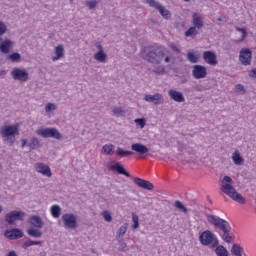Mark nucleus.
<instances>
[{"instance_id":"nucleus-1","label":"nucleus","mask_w":256,"mask_h":256,"mask_svg":"<svg viewBox=\"0 0 256 256\" xmlns=\"http://www.w3.org/2000/svg\"><path fill=\"white\" fill-rule=\"evenodd\" d=\"M141 57L144 61L151 63L152 65H161V63H171L173 61V55L167 50L166 47L160 45L146 46L141 51Z\"/></svg>"},{"instance_id":"nucleus-2","label":"nucleus","mask_w":256,"mask_h":256,"mask_svg":"<svg viewBox=\"0 0 256 256\" xmlns=\"http://www.w3.org/2000/svg\"><path fill=\"white\" fill-rule=\"evenodd\" d=\"M221 191L225 193V195H228L230 199L236 201V203L245 205L244 197L235 190V187H233V179L230 176H224L222 179Z\"/></svg>"},{"instance_id":"nucleus-3","label":"nucleus","mask_w":256,"mask_h":256,"mask_svg":"<svg viewBox=\"0 0 256 256\" xmlns=\"http://www.w3.org/2000/svg\"><path fill=\"white\" fill-rule=\"evenodd\" d=\"M0 135L4 141L12 147L15 143V135H19V128L15 125H5L1 127Z\"/></svg>"},{"instance_id":"nucleus-4","label":"nucleus","mask_w":256,"mask_h":256,"mask_svg":"<svg viewBox=\"0 0 256 256\" xmlns=\"http://www.w3.org/2000/svg\"><path fill=\"white\" fill-rule=\"evenodd\" d=\"M199 241L201 245H204L205 247H209V245H211L212 249H215V247L219 245V239H217V236H215L211 230L202 232L199 236Z\"/></svg>"},{"instance_id":"nucleus-5","label":"nucleus","mask_w":256,"mask_h":256,"mask_svg":"<svg viewBox=\"0 0 256 256\" xmlns=\"http://www.w3.org/2000/svg\"><path fill=\"white\" fill-rule=\"evenodd\" d=\"M36 135L43 137L44 139H63V135L59 133L57 128H41L36 130Z\"/></svg>"},{"instance_id":"nucleus-6","label":"nucleus","mask_w":256,"mask_h":256,"mask_svg":"<svg viewBox=\"0 0 256 256\" xmlns=\"http://www.w3.org/2000/svg\"><path fill=\"white\" fill-rule=\"evenodd\" d=\"M207 221L208 223H210V225H213L215 229H217L220 233L226 230L227 228L231 227V225H229V222H227V220L219 218L218 216H215V215H208Z\"/></svg>"},{"instance_id":"nucleus-7","label":"nucleus","mask_w":256,"mask_h":256,"mask_svg":"<svg viewBox=\"0 0 256 256\" xmlns=\"http://www.w3.org/2000/svg\"><path fill=\"white\" fill-rule=\"evenodd\" d=\"M149 7H153L156 11H159L163 19H171V12L163 6V4L157 2V0H146Z\"/></svg>"},{"instance_id":"nucleus-8","label":"nucleus","mask_w":256,"mask_h":256,"mask_svg":"<svg viewBox=\"0 0 256 256\" xmlns=\"http://www.w3.org/2000/svg\"><path fill=\"white\" fill-rule=\"evenodd\" d=\"M62 222L65 229H77V216L71 213H65L62 215Z\"/></svg>"},{"instance_id":"nucleus-9","label":"nucleus","mask_w":256,"mask_h":256,"mask_svg":"<svg viewBox=\"0 0 256 256\" xmlns=\"http://www.w3.org/2000/svg\"><path fill=\"white\" fill-rule=\"evenodd\" d=\"M25 212L13 210L5 215V221L8 225H13L15 221H23Z\"/></svg>"},{"instance_id":"nucleus-10","label":"nucleus","mask_w":256,"mask_h":256,"mask_svg":"<svg viewBox=\"0 0 256 256\" xmlns=\"http://www.w3.org/2000/svg\"><path fill=\"white\" fill-rule=\"evenodd\" d=\"M11 75L14 81H22L25 83V81L29 80V72L21 68H14Z\"/></svg>"},{"instance_id":"nucleus-11","label":"nucleus","mask_w":256,"mask_h":256,"mask_svg":"<svg viewBox=\"0 0 256 256\" xmlns=\"http://www.w3.org/2000/svg\"><path fill=\"white\" fill-rule=\"evenodd\" d=\"M192 68L194 79H205V77H207V67L203 65H194Z\"/></svg>"},{"instance_id":"nucleus-12","label":"nucleus","mask_w":256,"mask_h":256,"mask_svg":"<svg viewBox=\"0 0 256 256\" xmlns=\"http://www.w3.org/2000/svg\"><path fill=\"white\" fill-rule=\"evenodd\" d=\"M144 101H147V103H153L154 105H163V103H165V98L161 93H157L154 95L147 94L144 97Z\"/></svg>"},{"instance_id":"nucleus-13","label":"nucleus","mask_w":256,"mask_h":256,"mask_svg":"<svg viewBox=\"0 0 256 256\" xmlns=\"http://www.w3.org/2000/svg\"><path fill=\"white\" fill-rule=\"evenodd\" d=\"M4 237H6V239H9L10 241H15L23 237V231H21V229L18 228L6 230L4 232Z\"/></svg>"},{"instance_id":"nucleus-14","label":"nucleus","mask_w":256,"mask_h":256,"mask_svg":"<svg viewBox=\"0 0 256 256\" xmlns=\"http://www.w3.org/2000/svg\"><path fill=\"white\" fill-rule=\"evenodd\" d=\"M252 52L249 48H243L240 51L239 61L242 65H251Z\"/></svg>"},{"instance_id":"nucleus-15","label":"nucleus","mask_w":256,"mask_h":256,"mask_svg":"<svg viewBox=\"0 0 256 256\" xmlns=\"http://www.w3.org/2000/svg\"><path fill=\"white\" fill-rule=\"evenodd\" d=\"M202 59H204L205 62L208 63V65L215 66L218 63L217 54H215V52L213 51H204Z\"/></svg>"},{"instance_id":"nucleus-16","label":"nucleus","mask_w":256,"mask_h":256,"mask_svg":"<svg viewBox=\"0 0 256 256\" xmlns=\"http://www.w3.org/2000/svg\"><path fill=\"white\" fill-rule=\"evenodd\" d=\"M28 223H30V225L34 227V229H43V227H45V222H43L41 216L37 215L30 216Z\"/></svg>"},{"instance_id":"nucleus-17","label":"nucleus","mask_w":256,"mask_h":256,"mask_svg":"<svg viewBox=\"0 0 256 256\" xmlns=\"http://www.w3.org/2000/svg\"><path fill=\"white\" fill-rule=\"evenodd\" d=\"M35 170L37 173H41V175H44L45 177H51V175H53L51 173V168H49V165L45 163H36Z\"/></svg>"},{"instance_id":"nucleus-18","label":"nucleus","mask_w":256,"mask_h":256,"mask_svg":"<svg viewBox=\"0 0 256 256\" xmlns=\"http://www.w3.org/2000/svg\"><path fill=\"white\" fill-rule=\"evenodd\" d=\"M168 95L173 101H176V103H184V101H185V96L183 95V92H179L177 90L170 89L168 91Z\"/></svg>"},{"instance_id":"nucleus-19","label":"nucleus","mask_w":256,"mask_h":256,"mask_svg":"<svg viewBox=\"0 0 256 256\" xmlns=\"http://www.w3.org/2000/svg\"><path fill=\"white\" fill-rule=\"evenodd\" d=\"M134 183L141 187L142 189H146L147 191H153L154 187L153 183L141 178H134Z\"/></svg>"},{"instance_id":"nucleus-20","label":"nucleus","mask_w":256,"mask_h":256,"mask_svg":"<svg viewBox=\"0 0 256 256\" xmlns=\"http://www.w3.org/2000/svg\"><path fill=\"white\" fill-rule=\"evenodd\" d=\"M192 25L197 29H203L205 22L203 21V16L199 13H193L192 15Z\"/></svg>"},{"instance_id":"nucleus-21","label":"nucleus","mask_w":256,"mask_h":256,"mask_svg":"<svg viewBox=\"0 0 256 256\" xmlns=\"http://www.w3.org/2000/svg\"><path fill=\"white\" fill-rule=\"evenodd\" d=\"M110 171H116L119 175H125V177H131V174L125 170V167L121 163L116 162L110 166Z\"/></svg>"},{"instance_id":"nucleus-22","label":"nucleus","mask_w":256,"mask_h":256,"mask_svg":"<svg viewBox=\"0 0 256 256\" xmlns=\"http://www.w3.org/2000/svg\"><path fill=\"white\" fill-rule=\"evenodd\" d=\"M13 47V41L10 39H6L1 42L0 44V52L4 53V55H7L9 51H11V48Z\"/></svg>"},{"instance_id":"nucleus-23","label":"nucleus","mask_w":256,"mask_h":256,"mask_svg":"<svg viewBox=\"0 0 256 256\" xmlns=\"http://www.w3.org/2000/svg\"><path fill=\"white\" fill-rule=\"evenodd\" d=\"M54 53L56 56L52 57V61H59L65 57V47L63 45H58L54 48Z\"/></svg>"},{"instance_id":"nucleus-24","label":"nucleus","mask_w":256,"mask_h":256,"mask_svg":"<svg viewBox=\"0 0 256 256\" xmlns=\"http://www.w3.org/2000/svg\"><path fill=\"white\" fill-rule=\"evenodd\" d=\"M219 233L225 243H231L235 239V237H233V234L231 233V226H229L225 230H222V233Z\"/></svg>"},{"instance_id":"nucleus-25","label":"nucleus","mask_w":256,"mask_h":256,"mask_svg":"<svg viewBox=\"0 0 256 256\" xmlns=\"http://www.w3.org/2000/svg\"><path fill=\"white\" fill-rule=\"evenodd\" d=\"M132 151H135L136 153H140V155H145V153H149V148L147 146L141 144V143H135L131 145Z\"/></svg>"},{"instance_id":"nucleus-26","label":"nucleus","mask_w":256,"mask_h":256,"mask_svg":"<svg viewBox=\"0 0 256 256\" xmlns=\"http://www.w3.org/2000/svg\"><path fill=\"white\" fill-rule=\"evenodd\" d=\"M95 61H98V63H107L108 56L105 51H98L94 54Z\"/></svg>"},{"instance_id":"nucleus-27","label":"nucleus","mask_w":256,"mask_h":256,"mask_svg":"<svg viewBox=\"0 0 256 256\" xmlns=\"http://www.w3.org/2000/svg\"><path fill=\"white\" fill-rule=\"evenodd\" d=\"M232 161L235 165H243V163H245V159L241 157L239 150H235L232 154Z\"/></svg>"},{"instance_id":"nucleus-28","label":"nucleus","mask_w":256,"mask_h":256,"mask_svg":"<svg viewBox=\"0 0 256 256\" xmlns=\"http://www.w3.org/2000/svg\"><path fill=\"white\" fill-rule=\"evenodd\" d=\"M27 145L32 150L39 149L41 148V140L37 137H32Z\"/></svg>"},{"instance_id":"nucleus-29","label":"nucleus","mask_w":256,"mask_h":256,"mask_svg":"<svg viewBox=\"0 0 256 256\" xmlns=\"http://www.w3.org/2000/svg\"><path fill=\"white\" fill-rule=\"evenodd\" d=\"M27 233H28L29 237H34V239H39L43 235V232H41V230H39V228H37V229L30 228L27 230Z\"/></svg>"},{"instance_id":"nucleus-30","label":"nucleus","mask_w":256,"mask_h":256,"mask_svg":"<svg viewBox=\"0 0 256 256\" xmlns=\"http://www.w3.org/2000/svg\"><path fill=\"white\" fill-rule=\"evenodd\" d=\"M50 212H51L52 217H54V219H59V217H61V206L53 205L50 208Z\"/></svg>"},{"instance_id":"nucleus-31","label":"nucleus","mask_w":256,"mask_h":256,"mask_svg":"<svg viewBox=\"0 0 256 256\" xmlns=\"http://www.w3.org/2000/svg\"><path fill=\"white\" fill-rule=\"evenodd\" d=\"M214 251L217 256H229V251L223 245L218 244Z\"/></svg>"},{"instance_id":"nucleus-32","label":"nucleus","mask_w":256,"mask_h":256,"mask_svg":"<svg viewBox=\"0 0 256 256\" xmlns=\"http://www.w3.org/2000/svg\"><path fill=\"white\" fill-rule=\"evenodd\" d=\"M199 35V32L197 31V27L192 26L185 32V37H191L192 39H195Z\"/></svg>"},{"instance_id":"nucleus-33","label":"nucleus","mask_w":256,"mask_h":256,"mask_svg":"<svg viewBox=\"0 0 256 256\" xmlns=\"http://www.w3.org/2000/svg\"><path fill=\"white\" fill-rule=\"evenodd\" d=\"M232 255L243 256V247L239 244H234L231 249Z\"/></svg>"},{"instance_id":"nucleus-34","label":"nucleus","mask_w":256,"mask_h":256,"mask_svg":"<svg viewBox=\"0 0 256 256\" xmlns=\"http://www.w3.org/2000/svg\"><path fill=\"white\" fill-rule=\"evenodd\" d=\"M127 233V223L120 226L116 233V239H121Z\"/></svg>"},{"instance_id":"nucleus-35","label":"nucleus","mask_w":256,"mask_h":256,"mask_svg":"<svg viewBox=\"0 0 256 256\" xmlns=\"http://www.w3.org/2000/svg\"><path fill=\"white\" fill-rule=\"evenodd\" d=\"M85 5L88 7V9H90V11H93V9L99 5V2L97 0H86Z\"/></svg>"},{"instance_id":"nucleus-36","label":"nucleus","mask_w":256,"mask_h":256,"mask_svg":"<svg viewBox=\"0 0 256 256\" xmlns=\"http://www.w3.org/2000/svg\"><path fill=\"white\" fill-rule=\"evenodd\" d=\"M187 59L190 63H199V56H197L193 52H188L187 53Z\"/></svg>"},{"instance_id":"nucleus-37","label":"nucleus","mask_w":256,"mask_h":256,"mask_svg":"<svg viewBox=\"0 0 256 256\" xmlns=\"http://www.w3.org/2000/svg\"><path fill=\"white\" fill-rule=\"evenodd\" d=\"M116 154L119 155L120 157H129V156L133 155V152L132 151L123 150V148H118L116 150Z\"/></svg>"},{"instance_id":"nucleus-38","label":"nucleus","mask_w":256,"mask_h":256,"mask_svg":"<svg viewBox=\"0 0 256 256\" xmlns=\"http://www.w3.org/2000/svg\"><path fill=\"white\" fill-rule=\"evenodd\" d=\"M8 59H10V61H12V63H19V61H21V54L15 52L13 54H10L8 56Z\"/></svg>"},{"instance_id":"nucleus-39","label":"nucleus","mask_w":256,"mask_h":256,"mask_svg":"<svg viewBox=\"0 0 256 256\" xmlns=\"http://www.w3.org/2000/svg\"><path fill=\"white\" fill-rule=\"evenodd\" d=\"M117 241H118V245H119V248H118V251H125V249H127V242H125V239L123 238H116Z\"/></svg>"},{"instance_id":"nucleus-40","label":"nucleus","mask_w":256,"mask_h":256,"mask_svg":"<svg viewBox=\"0 0 256 256\" xmlns=\"http://www.w3.org/2000/svg\"><path fill=\"white\" fill-rule=\"evenodd\" d=\"M174 207H176V209H180V211H182L183 213H187V207H185V205H183V203L179 200H176L174 203Z\"/></svg>"},{"instance_id":"nucleus-41","label":"nucleus","mask_w":256,"mask_h":256,"mask_svg":"<svg viewBox=\"0 0 256 256\" xmlns=\"http://www.w3.org/2000/svg\"><path fill=\"white\" fill-rule=\"evenodd\" d=\"M102 216L104 221H106V223H111V221H113V216H111V212L104 210L102 212Z\"/></svg>"},{"instance_id":"nucleus-42","label":"nucleus","mask_w":256,"mask_h":256,"mask_svg":"<svg viewBox=\"0 0 256 256\" xmlns=\"http://www.w3.org/2000/svg\"><path fill=\"white\" fill-rule=\"evenodd\" d=\"M115 149L113 144H106L103 146L102 151H104L105 155H111V151Z\"/></svg>"},{"instance_id":"nucleus-43","label":"nucleus","mask_w":256,"mask_h":256,"mask_svg":"<svg viewBox=\"0 0 256 256\" xmlns=\"http://www.w3.org/2000/svg\"><path fill=\"white\" fill-rule=\"evenodd\" d=\"M132 221H133V225H132V229H139V216L133 214L132 215Z\"/></svg>"},{"instance_id":"nucleus-44","label":"nucleus","mask_w":256,"mask_h":256,"mask_svg":"<svg viewBox=\"0 0 256 256\" xmlns=\"http://www.w3.org/2000/svg\"><path fill=\"white\" fill-rule=\"evenodd\" d=\"M169 48L174 51V53H181V46L176 43L169 44Z\"/></svg>"},{"instance_id":"nucleus-45","label":"nucleus","mask_w":256,"mask_h":256,"mask_svg":"<svg viewBox=\"0 0 256 256\" xmlns=\"http://www.w3.org/2000/svg\"><path fill=\"white\" fill-rule=\"evenodd\" d=\"M56 109H57V105H55L53 103H48L45 106L46 113H50V111H56Z\"/></svg>"},{"instance_id":"nucleus-46","label":"nucleus","mask_w":256,"mask_h":256,"mask_svg":"<svg viewBox=\"0 0 256 256\" xmlns=\"http://www.w3.org/2000/svg\"><path fill=\"white\" fill-rule=\"evenodd\" d=\"M134 123H136V125L138 127H140V129H143L145 127V119L143 118H137L134 120Z\"/></svg>"},{"instance_id":"nucleus-47","label":"nucleus","mask_w":256,"mask_h":256,"mask_svg":"<svg viewBox=\"0 0 256 256\" xmlns=\"http://www.w3.org/2000/svg\"><path fill=\"white\" fill-rule=\"evenodd\" d=\"M125 111L121 107H117L113 109V115H116V117H121Z\"/></svg>"},{"instance_id":"nucleus-48","label":"nucleus","mask_w":256,"mask_h":256,"mask_svg":"<svg viewBox=\"0 0 256 256\" xmlns=\"http://www.w3.org/2000/svg\"><path fill=\"white\" fill-rule=\"evenodd\" d=\"M153 73H156V75H163L165 73V67L163 66H157L154 70Z\"/></svg>"},{"instance_id":"nucleus-49","label":"nucleus","mask_w":256,"mask_h":256,"mask_svg":"<svg viewBox=\"0 0 256 256\" xmlns=\"http://www.w3.org/2000/svg\"><path fill=\"white\" fill-rule=\"evenodd\" d=\"M5 33H7V25L0 21V36L5 35Z\"/></svg>"},{"instance_id":"nucleus-50","label":"nucleus","mask_w":256,"mask_h":256,"mask_svg":"<svg viewBox=\"0 0 256 256\" xmlns=\"http://www.w3.org/2000/svg\"><path fill=\"white\" fill-rule=\"evenodd\" d=\"M29 247H33V240H28L23 243V249H29Z\"/></svg>"},{"instance_id":"nucleus-51","label":"nucleus","mask_w":256,"mask_h":256,"mask_svg":"<svg viewBox=\"0 0 256 256\" xmlns=\"http://www.w3.org/2000/svg\"><path fill=\"white\" fill-rule=\"evenodd\" d=\"M237 31H240V33H242V39H245V37H247V31H245L244 28H237Z\"/></svg>"},{"instance_id":"nucleus-52","label":"nucleus","mask_w":256,"mask_h":256,"mask_svg":"<svg viewBox=\"0 0 256 256\" xmlns=\"http://www.w3.org/2000/svg\"><path fill=\"white\" fill-rule=\"evenodd\" d=\"M249 77H252V79H256V69H252L249 72Z\"/></svg>"},{"instance_id":"nucleus-53","label":"nucleus","mask_w":256,"mask_h":256,"mask_svg":"<svg viewBox=\"0 0 256 256\" xmlns=\"http://www.w3.org/2000/svg\"><path fill=\"white\" fill-rule=\"evenodd\" d=\"M95 47H96L99 51H105V50H103V45H101L100 42H96V43H95Z\"/></svg>"},{"instance_id":"nucleus-54","label":"nucleus","mask_w":256,"mask_h":256,"mask_svg":"<svg viewBox=\"0 0 256 256\" xmlns=\"http://www.w3.org/2000/svg\"><path fill=\"white\" fill-rule=\"evenodd\" d=\"M236 89L238 91H245V86H243V84H238V85H236Z\"/></svg>"},{"instance_id":"nucleus-55","label":"nucleus","mask_w":256,"mask_h":256,"mask_svg":"<svg viewBox=\"0 0 256 256\" xmlns=\"http://www.w3.org/2000/svg\"><path fill=\"white\" fill-rule=\"evenodd\" d=\"M6 256H18L17 252H15V250H12L10 252H8V254Z\"/></svg>"},{"instance_id":"nucleus-56","label":"nucleus","mask_w":256,"mask_h":256,"mask_svg":"<svg viewBox=\"0 0 256 256\" xmlns=\"http://www.w3.org/2000/svg\"><path fill=\"white\" fill-rule=\"evenodd\" d=\"M7 75V71L6 70H0V77H5Z\"/></svg>"},{"instance_id":"nucleus-57","label":"nucleus","mask_w":256,"mask_h":256,"mask_svg":"<svg viewBox=\"0 0 256 256\" xmlns=\"http://www.w3.org/2000/svg\"><path fill=\"white\" fill-rule=\"evenodd\" d=\"M21 143H22V145H21L22 148L25 147L26 145H29V143H27V140H25V139H22Z\"/></svg>"},{"instance_id":"nucleus-58","label":"nucleus","mask_w":256,"mask_h":256,"mask_svg":"<svg viewBox=\"0 0 256 256\" xmlns=\"http://www.w3.org/2000/svg\"><path fill=\"white\" fill-rule=\"evenodd\" d=\"M42 244H43V242H41V241L32 240V245H42Z\"/></svg>"},{"instance_id":"nucleus-59","label":"nucleus","mask_w":256,"mask_h":256,"mask_svg":"<svg viewBox=\"0 0 256 256\" xmlns=\"http://www.w3.org/2000/svg\"><path fill=\"white\" fill-rule=\"evenodd\" d=\"M40 256H45V255H47V252H45V251H43V252H40V254H39Z\"/></svg>"},{"instance_id":"nucleus-60","label":"nucleus","mask_w":256,"mask_h":256,"mask_svg":"<svg viewBox=\"0 0 256 256\" xmlns=\"http://www.w3.org/2000/svg\"><path fill=\"white\" fill-rule=\"evenodd\" d=\"M3 212V206L0 205V213Z\"/></svg>"},{"instance_id":"nucleus-61","label":"nucleus","mask_w":256,"mask_h":256,"mask_svg":"<svg viewBox=\"0 0 256 256\" xmlns=\"http://www.w3.org/2000/svg\"><path fill=\"white\" fill-rule=\"evenodd\" d=\"M186 3H189V1H191V0H184Z\"/></svg>"},{"instance_id":"nucleus-62","label":"nucleus","mask_w":256,"mask_h":256,"mask_svg":"<svg viewBox=\"0 0 256 256\" xmlns=\"http://www.w3.org/2000/svg\"><path fill=\"white\" fill-rule=\"evenodd\" d=\"M70 3H73V0H70Z\"/></svg>"}]
</instances>
